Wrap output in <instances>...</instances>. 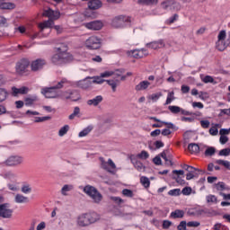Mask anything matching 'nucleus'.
Segmentation results:
<instances>
[{"instance_id": "1", "label": "nucleus", "mask_w": 230, "mask_h": 230, "mask_svg": "<svg viewBox=\"0 0 230 230\" xmlns=\"http://www.w3.org/2000/svg\"><path fill=\"white\" fill-rule=\"evenodd\" d=\"M98 220H100L98 213L88 212L78 216L76 224L79 227H87V226H91V224H94V222H98Z\"/></svg>"}, {"instance_id": "2", "label": "nucleus", "mask_w": 230, "mask_h": 230, "mask_svg": "<svg viewBox=\"0 0 230 230\" xmlns=\"http://www.w3.org/2000/svg\"><path fill=\"white\" fill-rule=\"evenodd\" d=\"M64 84H67V79H62L56 86L42 88L41 93L45 98H58V92H57V89H62Z\"/></svg>"}, {"instance_id": "3", "label": "nucleus", "mask_w": 230, "mask_h": 230, "mask_svg": "<svg viewBox=\"0 0 230 230\" xmlns=\"http://www.w3.org/2000/svg\"><path fill=\"white\" fill-rule=\"evenodd\" d=\"M83 191L88 196L90 197V199H92L93 202H94V204H100V202H102V200H103V196L102 195V193H100V191H98V190L96 188H94L93 186L91 185H86Z\"/></svg>"}, {"instance_id": "4", "label": "nucleus", "mask_w": 230, "mask_h": 230, "mask_svg": "<svg viewBox=\"0 0 230 230\" xmlns=\"http://www.w3.org/2000/svg\"><path fill=\"white\" fill-rule=\"evenodd\" d=\"M72 57L67 52H59L55 54L52 58L51 62L54 63L55 66H62V64H66L71 60Z\"/></svg>"}, {"instance_id": "5", "label": "nucleus", "mask_w": 230, "mask_h": 230, "mask_svg": "<svg viewBox=\"0 0 230 230\" xmlns=\"http://www.w3.org/2000/svg\"><path fill=\"white\" fill-rule=\"evenodd\" d=\"M226 39H227V32L226 30L220 31L217 35V40L216 42V48L218 49V51H224L227 49V46H229V43L226 41Z\"/></svg>"}, {"instance_id": "6", "label": "nucleus", "mask_w": 230, "mask_h": 230, "mask_svg": "<svg viewBox=\"0 0 230 230\" xmlns=\"http://www.w3.org/2000/svg\"><path fill=\"white\" fill-rule=\"evenodd\" d=\"M85 46L88 49H100L102 47V40L97 36H91L86 40Z\"/></svg>"}, {"instance_id": "7", "label": "nucleus", "mask_w": 230, "mask_h": 230, "mask_svg": "<svg viewBox=\"0 0 230 230\" xmlns=\"http://www.w3.org/2000/svg\"><path fill=\"white\" fill-rule=\"evenodd\" d=\"M13 210L10 208V204H0V217L1 218H12Z\"/></svg>"}, {"instance_id": "8", "label": "nucleus", "mask_w": 230, "mask_h": 230, "mask_svg": "<svg viewBox=\"0 0 230 230\" xmlns=\"http://www.w3.org/2000/svg\"><path fill=\"white\" fill-rule=\"evenodd\" d=\"M23 161L22 156L12 155L4 162V164H5V166H19V164H22Z\"/></svg>"}, {"instance_id": "9", "label": "nucleus", "mask_w": 230, "mask_h": 230, "mask_svg": "<svg viewBox=\"0 0 230 230\" xmlns=\"http://www.w3.org/2000/svg\"><path fill=\"white\" fill-rule=\"evenodd\" d=\"M43 16L49 17V21H58L60 19V12L49 8L43 12Z\"/></svg>"}, {"instance_id": "10", "label": "nucleus", "mask_w": 230, "mask_h": 230, "mask_svg": "<svg viewBox=\"0 0 230 230\" xmlns=\"http://www.w3.org/2000/svg\"><path fill=\"white\" fill-rule=\"evenodd\" d=\"M84 27L87 28V30H93L94 31H98L103 28V22H102V21H93L84 23Z\"/></svg>"}, {"instance_id": "11", "label": "nucleus", "mask_w": 230, "mask_h": 230, "mask_svg": "<svg viewBox=\"0 0 230 230\" xmlns=\"http://www.w3.org/2000/svg\"><path fill=\"white\" fill-rule=\"evenodd\" d=\"M30 66V61L28 59H22L16 65V71L20 75H22V73H25L26 69Z\"/></svg>"}, {"instance_id": "12", "label": "nucleus", "mask_w": 230, "mask_h": 230, "mask_svg": "<svg viewBox=\"0 0 230 230\" xmlns=\"http://www.w3.org/2000/svg\"><path fill=\"white\" fill-rule=\"evenodd\" d=\"M46 64V60L44 59H36L31 62V69L33 72L40 71L44 67Z\"/></svg>"}, {"instance_id": "13", "label": "nucleus", "mask_w": 230, "mask_h": 230, "mask_svg": "<svg viewBox=\"0 0 230 230\" xmlns=\"http://www.w3.org/2000/svg\"><path fill=\"white\" fill-rule=\"evenodd\" d=\"M129 55L133 57V58H143V57H146L148 52L145 49H135L129 52Z\"/></svg>"}, {"instance_id": "14", "label": "nucleus", "mask_w": 230, "mask_h": 230, "mask_svg": "<svg viewBox=\"0 0 230 230\" xmlns=\"http://www.w3.org/2000/svg\"><path fill=\"white\" fill-rule=\"evenodd\" d=\"M13 91V96H19V94H28V92L30 91V88L26 86H22L21 88H17L13 86L12 88Z\"/></svg>"}, {"instance_id": "15", "label": "nucleus", "mask_w": 230, "mask_h": 230, "mask_svg": "<svg viewBox=\"0 0 230 230\" xmlns=\"http://www.w3.org/2000/svg\"><path fill=\"white\" fill-rule=\"evenodd\" d=\"M102 102H103V97L102 95H98L93 99L88 100L86 103L90 107H98V105L101 104Z\"/></svg>"}, {"instance_id": "16", "label": "nucleus", "mask_w": 230, "mask_h": 230, "mask_svg": "<svg viewBox=\"0 0 230 230\" xmlns=\"http://www.w3.org/2000/svg\"><path fill=\"white\" fill-rule=\"evenodd\" d=\"M146 46L150 49H161V48H164V41L163 40H159L158 41L150 42Z\"/></svg>"}, {"instance_id": "17", "label": "nucleus", "mask_w": 230, "mask_h": 230, "mask_svg": "<svg viewBox=\"0 0 230 230\" xmlns=\"http://www.w3.org/2000/svg\"><path fill=\"white\" fill-rule=\"evenodd\" d=\"M125 24V17L123 16H118L113 19L112 21V26L114 28H121Z\"/></svg>"}, {"instance_id": "18", "label": "nucleus", "mask_w": 230, "mask_h": 230, "mask_svg": "<svg viewBox=\"0 0 230 230\" xmlns=\"http://www.w3.org/2000/svg\"><path fill=\"white\" fill-rule=\"evenodd\" d=\"M14 8H15V4L5 2L4 0H0L1 10H13Z\"/></svg>"}, {"instance_id": "19", "label": "nucleus", "mask_w": 230, "mask_h": 230, "mask_svg": "<svg viewBox=\"0 0 230 230\" xmlns=\"http://www.w3.org/2000/svg\"><path fill=\"white\" fill-rule=\"evenodd\" d=\"M55 22L52 20H47L44 21L43 22L39 23V28L40 30V31H44V30H46V28H53Z\"/></svg>"}, {"instance_id": "20", "label": "nucleus", "mask_w": 230, "mask_h": 230, "mask_svg": "<svg viewBox=\"0 0 230 230\" xmlns=\"http://www.w3.org/2000/svg\"><path fill=\"white\" fill-rule=\"evenodd\" d=\"M131 162L136 170H137V172H145V170H146V167L145 166V164H143V163H141V161L132 159Z\"/></svg>"}, {"instance_id": "21", "label": "nucleus", "mask_w": 230, "mask_h": 230, "mask_svg": "<svg viewBox=\"0 0 230 230\" xmlns=\"http://www.w3.org/2000/svg\"><path fill=\"white\" fill-rule=\"evenodd\" d=\"M14 201L16 204H26L30 202V199L22 194H16L14 197Z\"/></svg>"}, {"instance_id": "22", "label": "nucleus", "mask_w": 230, "mask_h": 230, "mask_svg": "<svg viewBox=\"0 0 230 230\" xmlns=\"http://www.w3.org/2000/svg\"><path fill=\"white\" fill-rule=\"evenodd\" d=\"M88 8H90V10H98V8H102V1L91 0L88 2Z\"/></svg>"}, {"instance_id": "23", "label": "nucleus", "mask_w": 230, "mask_h": 230, "mask_svg": "<svg viewBox=\"0 0 230 230\" xmlns=\"http://www.w3.org/2000/svg\"><path fill=\"white\" fill-rule=\"evenodd\" d=\"M184 210L176 209L170 214V218H184Z\"/></svg>"}, {"instance_id": "24", "label": "nucleus", "mask_w": 230, "mask_h": 230, "mask_svg": "<svg viewBox=\"0 0 230 230\" xmlns=\"http://www.w3.org/2000/svg\"><path fill=\"white\" fill-rule=\"evenodd\" d=\"M188 150L190 154H199L200 152V146L196 143H190L188 146Z\"/></svg>"}, {"instance_id": "25", "label": "nucleus", "mask_w": 230, "mask_h": 230, "mask_svg": "<svg viewBox=\"0 0 230 230\" xmlns=\"http://www.w3.org/2000/svg\"><path fill=\"white\" fill-rule=\"evenodd\" d=\"M93 85V82L89 80H83L77 83V86L81 89H89Z\"/></svg>"}, {"instance_id": "26", "label": "nucleus", "mask_w": 230, "mask_h": 230, "mask_svg": "<svg viewBox=\"0 0 230 230\" xmlns=\"http://www.w3.org/2000/svg\"><path fill=\"white\" fill-rule=\"evenodd\" d=\"M150 87V82L142 81L136 86V91H145Z\"/></svg>"}, {"instance_id": "27", "label": "nucleus", "mask_w": 230, "mask_h": 230, "mask_svg": "<svg viewBox=\"0 0 230 230\" xmlns=\"http://www.w3.org/2000/svg\"><path fill=\"white\" fill-rule=\"evenodd\" d=\"M21 191L24 195H29V193H31V191H32L31 184L23 183L21 187Z\"/></svg>"}, {"instance_id": "28", "label": "nucleus", "mask_w": 230, "mask_h": 230, "mask_svg": "<svg viewBox=\"0 0 230 230\" xmlns=\"http://www.w3.org/2000/svg\"><path fill=\"white\" fill-rule=\"evenodd\" d=\"M91 132H93V126H88L79 132L78 137H85L86 136H89Z\"/></svg>"}, {"instance_id": "29", "label": "nucleus", "mask_w": 230, "mask_h": 230, "mask_svg": "<svg viewBox=\"0 0 230 230\" xmlns=\"http://www.w3.org/2000/svg\"><path fill=\"white\" fill-rule=\"evenodd\" d=\"M106 82H107L108 85H111L113 93H116V87H118V84L119 82L118 77H115V79H112V80H107Z\"/></svg>"}, {"instance_id": "30", "label": "nucleus", "mask_w": 230, "mask_h": 230, "mask_svg": "<svg viewBox=\"0 0 230 230\" xmlns=\"http://www.w3.org/2000/svg\"><path fill=\"white\" fill-rule=\"evenodd\" d=\"M201 146H203V148H207L205 150V155H207V156L215 155V154L217 152V149L215 147H213V146L208 147L207 146H202V145H201Z\"/></svg>"}, {"instance_id": "31", "label": "nucleus", "mask_w": 230, "mask_h": 230, "mask_svg": "<svg viewBox=\"0 0 230 230\" xmlns=\"http://www.w3.org/2000/svg\"><path fill=\"white\" fill-rule=\"evenodd\" d=\"M112 75H114V78H119V76H121L118 73L114 74V72H112V71H106V72L101 74V76L102 78H109V76H112Z\"/></svg>"}, {"instance_id": "32", "label": "nucleus", "mask_w": 230, "mask_h": 230, "mask_svg": "<svg viewBox=\"0 0 230 230\" xmlns=\"http://www.w3.org/2000/svg\"><path fill=\"white\" fill-rule=\"evenodd\" d=\"M73 190V185L66 184L61 189V194L64 197H67V192L71 191Z\"/></svg>"}, {"instance_id": "33", "label": "nucleus", "mask_w": 230, "mask_h": 230, "mask_svg": "<svg viewBox=\"0 0 230 230\" xmlns=\"http://www.w3.org/2000/svg\"><path fill=\"white\" fill-rule=\"evenodd\" d=\"M213 126L209 129L210 136H218V128L220 124H212Z\"/></svg>"}, {"instance_id": "34", "label": "nucleus", "mask_w": 230, "mask_h": 230, "mask_svg": "<svg viewBox=\"0 0 230 230\" xmlns=\"http://www.w3.org/2000/svg\"><path fill=\"white\" fill-rule=\"evenodd\" d=\"M8 98V91L4 88H0V103Z\"/></svg>"}, {"instance_id": "35", "label": "nucleus", "mask_w": 230, "mask_h": 230, "mask_svg": "<svg viewBox=\"0 0 230 230\" xmlns=\"http://www.w3.org/2000/svg\"><path fill=\"white\" fill-rule=\"evenodd\" d=\"M67 132H69V125H65L58 131L59 137H64Z\"/></svg>"}, {"instance_id": "36", "label": "nucleus", "mask_w": 230, "mask_h": 230, "mask_svg": "<svg viewBox=\"0 0 230 230\" xmlns=\"http://www.w3.org/2000/svg\"><path fill=\"white\" fill-rule=\"evenodd\" d=\"M175 93L174 92H169L167 94V99L165 102V105H170V103H172L173 102V100H175V96H174Z\"/></svg>"}, {"instance_id": "37", "label": "nucleus", "mask_w": 230, "mask_h": 230, "mask_svg": "<svg viewBox=\"0 0 230 230\" xmlns=\"http://www.w3.org/2000/svg\"><path fill=\"white\" fill-rule=\"evenodd\" d=\"M140 182L143 185L144 188H149L150 187V180L147 177L142 176L140 178Z\"/></svg>"}, {"instance_id": "38", "label": "nucleus", "mask_w": 230, "mask_h": 230, "mask_svg": "<svg viewBox=\"0 0 230 230\" xmlns=\"http://www.w3.org/2000/svg\"><path fill=\"white\" fill-rule=\"evenodd\" d=\"M51 119V117L45 116V117H36L34 123H43L44 121H49Z\"/></svg>"}, {"instance_id": "39", "label": "nucleus", "mask_w": 230, "mask_h": 230, "mask_svg": "<svg viewBox=\"0 0 230 230\" xmlns=\"http://www.w3.org/2000/svg\"><path fill=\"white\" fill-rule=\"evenodd\" d=\"M174 2L173 1H166L162 3V8H164V10H170V8H172V6H173Z\"/></svg>"}, {"instance_id": "40", "label": "nucleus", "mask_w": 230, "mask_h": 230, "mask_svg": "<svg viewBox=\"0 0 230 230\" xmlns=\"http://www.w3.org/2000/svg\"><path fill=\"white\" fill-rule=\"evenodd\" d=\"M138 4H157V0H137Z\"/></svg>"}, {"instance_id": "41", "label": "nucleus", "mask_w": 230, "mask_h": 230, "mask_svg": "<svg viewBox=\"0 0 230 230\" xmlns=\"http://www.w3.org/2000/svg\"><path fill=\"white\" fill-rule=\"evenodd\" d=\"M92 84H103V82H105V80L102 79V75L100 76H93L92 77Z\"/></svg>"}, {"instance_id": "42", "label": "nucleus", "mask_w": 230, "mask_h": 230, "mask_svg": "<svg viewBox=\"0 0 230 230\" xmlns=\"http://www.w3.org/2000/svg\"><path fill=\"white\" fill-rule=\"evenodd\" d=\"M137 157H138V159H148L150 157V155L148 154V152L143 150L141 153H139Z\"/></svg>"}, {"instance_id": "43", "label": "nucleus", "mask_w": 230, "mask_h": 230, "mask_svg": "<svg viewBox=\"0 0 230 230\" xmlns=\"http://www.w3.org/2000/svg\"><path fill=\"white\" fill-rule=\"evenodd\" d=\"M168 109L172 114H179V112L181 111V107L179 106H169Z\"/></svg>"}, {"instance_id": "44", "label": "nucleus", "mask_w": 230, "mask_h": 230, "mask_svg": "<svg viewBox=\"0 0 230 230\" xmlns=\"http://www.w3.org/2000/svg\"><path fill=\"white\" fill-rule=\"evenodd\" d=\"M122 195H124V197H128L129 199H132V197H134V192L128 189H124L122 190Z\"/></svg>"}, {"instance_id": "45", "label": "nucleus", "mask_w": 230, "mask_h": 230, "mask_svg": "<svg viewBox=\"0 0 230 230\" xmlns=\"http://www.w3.org/2000/svg\"><path fill=\"white\" fill-rule=\"evenodd\" d=\"M161 96H163L162 93H153L149 96V100H152V102H157Z\"/></svg>"}, {"instance_id": "46", "label": "nucleus", "mask_w": 230, "mask_h": 230, "mask_svg": "<svg viewBox=\"0 0 230 230\" xmlns=\"http://www.w3.org/2000/svg\"><path fill=\"white\" fill-rule=\"evenodd\" d=\"M168 195H171V197H178V195H181V189H173L169 190Z\"/></svg>"}, {"instance_id": "47", "label": "nucleus", "mask_w": 230, "mask_h": 230, "mask_svg": "<svg viewBox=\"0 0 230 230\" xmlns=\"http://www.w3.org/2000/svg\"><path fill=\"white\" fill-rule=\"evenodd\" d=\"M201 80L204 84H213V82H215V79L211 75H206Z\"/></svg>"}, {"instance_id": "48", "label": "nucleus", "mask_w": 230, "mask_h": 230, "mask_svg": "<svg viewBox=\"0 0 230 230\" xmlns=\"http://www.w3.org/2000/svg\"><path fill=\"white\" fill-rule=\"evenodd\" d=\"M102 168H103V170H106V172H109L110 173H112L114 172L111 169V167H109V162L102 161Z\"/></svg>"}, {"instance_id": "49", "label": "nucleus", "mask_w": 230, "mask_h": 230, "mask_svg": "<svg viewBox=\"0 0 230 230\" xmlns=\"http://www.w3.org/2000/svg\"><path fill=\"white\" fill-rule=\"evenodd\" d=\"M207 202L209 204V203H212V204H217V199L216 198L215 195H208L207 196Z\"/></svg>"}, {"instance_id": "50", "label": "nucleus", "mask_w": 230, "mask_h": 230, "mask_svg": "<svg viewBox=\"0 0 230 230\" xmlns=\"http://www.w3.org/2000/svg\"><path fill=\"white\" fill-rule=\"evenodd\" d=\"M35 102H37V97L34 96L32 98H26L25 99V105L30 106V105H33V103H35Z\"/></svg>"}, {"instance_id": "51", "label": "nucleus", "mask_w": 230, "mask_h": 230, "mask_svg": "<svg viewBox=\"0 0 230 230\" xmlns=\"http://www.w3.org/2000/svg\"><path fill=\"white\" fill-rule=\"evenodd\" d=\"M172 179L176 181L178 184H181V186H183V184H186V181L181 176H172Z\"/></svg>"}, {"instance_id": "52", "label": "nucleus", "mask_w": 230, "mask_h": 230, "mask_svg": "<svg viewBox=\"0 0 230 230\" xmlns=\"http://www.w3.org/2000/svg\"><path fill=\"white\" fill-rule=\"evenodd\" d=\"M160 155L162 158L164 159L166 164H168L169 166H173V162H172V160H168V157H166V153L162 152Z\"/></svg>"}, {"instance_id": "53", "label": "nucleus", "mask_w": 230, "mask_h": 230, "mask_svg": "<svg viewBox=\"0 0 230 230\" xmlns=\"http://www.w3.org/2000/svg\"><path fill=\"white\" fill-rule=\"evenodd\" d=\"M188 173L186 174V180L191 181V179H195V171H192L191 169L190 171H187Z\"/></svg>"}, {"instance_id": "54", "label": "nucleus", "mask_w": 230, "mask_h": 230, "mask_svg": "<svg viewBox=\"0 0 230 230\" xmlns=\"http://www.w3.org/2000/svg\"><path fill=\"white\" fill-rule=\"evenodd\" d=\"M173 226V223L170 220H164L163 221V228L164 229H170V226Z\"/></svg>"}, {"instance_id": "55", "label": "nucleus", "mask_w": 230, "mask_h": 230, "mask_svg": "<svg viewBox=\"0 0 230 230\" xmlns=\"http://www.w3.org/2000/svg\"><path fill=\"white\" fill-rule=\"evenodd\" d=\"M193 191V189L191 187H185L182 189L181 193L182 195L188 196Z\"/></svg>"}, {"instance_id": "56", "label": "nucleus", "mask_w": 230, "mask_h": 230, "mask_svg": "<svg viewBox=\"0 0 230 230\" xmlns=\"http://www.w3.org/2000/svg\"><path fill=\"white\" fill-rule=\"evenodd\" d=\"M188 227H199L200 226V222L199 221H190L187 223Z\"/></svg>"}, {"instance_id": "57", "label": "nucleus", "mask_w": 230, "mask_h": 230, "mask_svg": "<svg viewBox=\"0 0 230 230\" xmlns=\"http://www.w3.org/2000/svg\"><path fill=\"white\" fill-rule=\"evenodd\" d=\"M186 226H188V223H186V221H181L177 226V229L178 230H186Z\"/></svg>"}, {"instance_id": "58", "label": "nucleus", "mask_w": 230, "mask_h": 230, "mask_svg": "<svg viewBox=\"0 0 230 230\" xmlns=\"http://www.w3.org/2000/svg\"><path fill=\"white\" fill-rule=\"evenodd\" d=\"M153 163H155V164H156V166H161V164H163V162L161 161V156H155L153 159Z\"/></svg>"}, {"instance_id": "59", "label": "nucleus", "mask_w": 230, "mask_h": 230, "mask_svg": "<svg viewBox=\"0 0 230 230\" xmlns=\"http://www.w3.org/2000/svg\"><path fill=\"white\" fill-rule=\"evenodd\" d=\"M219 155H225V156L230 155V149L229 148L222 149L221 151H219Z\"/></svg>"}, {"instance_id": "60", "label": "nucleus", "mask_w": 230, "mask_h": 230, "mask_svg": "<svg viewBox=\"0 0 230 230\" xmlns=\"http://www.w3.org/2000/svg\"><path fill=\"white\" fill-rule=\"evenodd\" d=\"M5 179H15V174L12 172H7L4 174Z\"/></svg>"}, {"instance_id": "61", "label": "nucleus", "mask_w": 230, "mask_h": 230, "mask_svg": "<svg viewBox=\"0 0 230 230\" xmlns=\"http://www.w3.org/2000/svg\"><path fill=\"white\" fill-rule=\"evenodd\" d=\"M200 125L202 128H209L210 122L209 120H201Z\"/></svg>"}, {"instance_id": "62", "label": "nucleus", "mask_w": 230, "mask_h": 230, "mask_svg": "<svg viewBox=\"0 0 230 230\" xmlns=\"http://www.w3.org/2000/svg\"><path fill=\"white\" fill-rule=\"evenodd\" d=\"M108 166L111 168V170H114L116 168V164L112 161V159H108Z\"/></svg>"}, {"instance_id": "63", "label": "nucleus", "mask_w": 230, "mask_h": 230, "mask_svg": "<svg viewBox=\"0 0 230 230\" xmlns=\"http://www.w3.org/2000/svg\"><path fill=\"white\" fill-rule=\"evenodd\" d=\"M155 146L156 149L163 148V146H164V143L161 140H157L155 142Z\"/></svg>"}, {"instance_id": "64", "label": "nucleus", "mask_w": 230, "mask_h": 230, "mask_svg": "<svg viewBox=\"0 0 230 230\" xmlns=\"http://www.w3.org/2000/svg\"><path fill=\"white\" fill-rule=\"evenodd\" d=\"M44 229H46L45 222H40L36 227V230H44Z\"/></svg>"}]
</instances>
